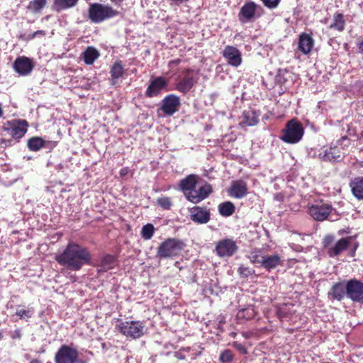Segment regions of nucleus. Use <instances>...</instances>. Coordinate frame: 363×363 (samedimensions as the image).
<instances>
[{"label": "nucleus", "instance_id": "f257e3e1", "mask_svg": "<svg viewBox=\"0 0 363 363\" xmlns=\"http://www.w3.org/2000/svg\"><path fill=\"white\" fill-rule=\"evenodd\" d=\"M55 259L61 266L72 271H79L90 262L91 255L86 247L71 242L62 252L55 255Z\"/></svg>", "mask_w": 363, "mask_h": 363}, {"label": "nucleus", "instance_id": "f03ea898", "mask_svg": "<svg viewBox=\"0 0 363 363\" xmlns=\"http://www.w3.org/2000/svg\"><path fill=\"white\" fill-rule=\"evenodd\" d=\"M198 179L199 176L189 174L182 179L179 184L180 189L184 192L186 199L194 203L203 201L212 192V187L209 184H205L196 189Z\"/></svg>", "mask_w": 363, "mask_h": 363}, {"label": "nucleus", "instance_id": "7ed1b4c3", "mask_svg": "<svg viewBox=\"0 0 363 363\" xmlns=\"http://www.w3.org/2000/svg\"><path fill=\"white\" fill-rule=\"evenodd\" d=\"M119 11L108 4L92 3L88 9V18L91 23H101L119 15Z\"/></svg>", "mask_w": 363, "mask_h": 363}, {"label": "nucleus", "instance_id": "20e7f679", "mask_svg": "<svg viewBox=\"0 0 363 363\" xmlns=\"http://www.w3.org/2000/svg\"><path fill=\"white\" fill-rule=\"evenodd\" d=\"M350 240L351 237H348L341 238L335 242L334 236L328 235L323 238V245L326 249L328 256L335 257L347 249L350 245Z\"/></svg>", "mask_w": 363, "mask_h": 363}, {"label": "nucleus", "instance_id": "39448f33", "mask_svg": "<svg viewBox=\"0 0 363 363\" xmlns=\"http://www.w3.org/2000/svg\"><path fill=\"white\" fill-rule=\"evenodd\" d=\"M303 128L301 123L296 119L289 121L286 128L282 130L281 139L291 144L299 142L303 135Z\"/></svg>", "mask_w": 363, "mask_h": 363}, {"label": "nucleus", "instance_id": "423d86ee", "mask_svg": "<svg viewBox=\"0 0 363 363\" xmlns=\"http://www.w3.org/2000/svg\"><path fill=\"white\" fill-rule=\"evenodd\" d=\"M118 329L127 338H140L145 333V326L140 321H125L118 325Z\"/></svg>", "mask_w": 363, "mask_h": 363}, {"label": "nucleus", "instance_id": "0eeeda50", "mask_svg": "<svg viewBox=\"0 0 363 363\" xmlns=\"http://www.w3.org/2000/svg\"><path fill=\"white\" fill-rule=\"evenodd\" d=\"M182 247V242L177 239L169 238L159 246L157 255L160 258L172 257L177 255Z\"/></svg>", "mask_w": 363, "mask_h": 363}, {"label": "nucleus", "instance_id": "6e6552de", "mask_svg": "<svg viewBox=\"0 0 363 363\" xmlns=\"http://www.w3.org/2000/svg\"><path fill=\"white\" fill-rule=\"evenodd\" d=\"M28 123L25 120H13L8 121L2 128L4 131L14 139L21 138L27 132Z\"/></svg>", "mask_w": 363, "mask_h": 363}, {"label": "nucleus", "instance_id": "1a4fd4ad", "mask_svg": "<svg viewBox=\"0 0 363 363\" xmlns=\"http://www.w3.org/2000/svg\"><path fill=\"white\" fill-rule=\"evenodd\" d=\"M335 210L329 203H316L308 207V214L317 221H323L326 220L330 214Z\"/></svg>", "mask_w": 363, "mask_h": 363}, {"label": "nucleus", "instance_id": "9d476101", "mask_svg": "<svg viewBox=\"0 0 363 363\" xmlns=\"http://www.w3.org/2000/svg\"><path fill=\"white\" fill-rule=\"evenodd\" d=\"M346 295L354 302L363 303V282L355 279L346 283Z\"/></svg>", "mask_w": 363, "mask_h": 363}, {"label": "nucleus", "instance_id": "9b49d317", "mask_svg": "<svg viewBox=\"0 0 363 363\" xmlns=\"http://www.w3.org/2000/svg\"><path fill=\"white\" fill-rule=\"evenodd\" d=\"M79 355L78 351L70 346L62 345L55 356V363H74Z\"/></svg>", "mask_w": 363, "mask_h": 363}, {"label": "nucleus", "instance_id": "f8f14e48", "mask_svg": "<svg viewBox=\"0 0 363 363\" xmlns=\"http://www.w3.org/2000/svg\"><path fill=\"white\" fill-rule=\"evenodd\" d=\"M238 247L232 239H223L216 246L217 255L220 257H230L237 251Z\"/></svg>", "mask_w": 363, "mask_h": 363}, {"label": "nucleus", "instance_id": "ddd939ff", "mask_svg": "<svg viewBox=\"0 0 363 363\" xmlns=\"http://www.w3.org/2000/svg\"><path fill=\"white\" fill-rule=\"evenodd\" d=\"M167 80L163 77H157L152 79L145 91L147 97L153 98L157 96L167 86Z\"/></svg>", "mask_w": 363, "mask_h": 363}, {"label": "nucleus", "instance_id": "4468645a", "mask_svg": "<svg viewBox=\"0 0 363 363\" xmlns=\"http://www.w3.org/2000/svg\"><path fill=\"white\" fill-rule=\"evenodd\" d=\"M180 99L174 94H169L165 96L162 101L161 109L168 116H172L179 110Z\"/></svg>", "mask_w": 363, "mask_h": 363}, {"label": "nucleus", "instance_id": "2eb2a0df", "mask_svg": "<svg viewBox=\"0 0 363 363\" xmlns=\"http://www.w3.org/2000/svg\"><path fill=\"white\" fill-rule=\"evenodd\" d=\"M222 53L223 57L230 65L237 67L241 64V53L235 47L228 45L224 48Z\"/></svg>", "mask_w": 363, "mask_h": 363}, {"label": "nucleus", "instance_id": "dca6fc26", "mask_svg": "<svg viewBox=\"0 0 363 363\" xmlns=\"http://www.w3.org/2000/svg\"><path fill=\"white\" fill-rule=\"evenodd\" d=\"M13 69L20 75L26 76L32 72L33 64L31 60L27 57H18L14 61Z\"/></svg>", "mask_w": 363, "mask_h": 363}, {"label": "nucleus", "instance_id": "f3484780", "mask_svg": "<svg viewBox=\"0 0 363 363\" xmlns=\"http://www.w3.org/2000/svg\"><path fill=\"white\" fill-rule=\"evenodd\" d=\"M190 218L199 224H206L210 220V211L206 208L194 206L190 209Z\"/></svg>", "mask_w": 363, "mask_h": 363}, {"label": "nucleus", "instance_id": "a211bd4d", "mask_svg": "<svg viewBox=\"0 0 363 363\" xmlns=\"http://www.w3.org/2000/svg\"><path fill=\"white\" fill-rule=\"evenodd\" d=\"M318 157L325 162H335L340 159L341 152L340 147L337 146L320 149Z\"/></svg>", "mask_w": 363, "mask_h": 363}, {"label": "nucleus", "instance_id": "6ab92c4d", "mask_svg": "<svg viewBox=\"0 0 363 363\" xmlns=\"http://www.w3.org/2000/svg\"><path fill=\"white\" fill-rule=\"evenodd\" d=\"M314 45V40L312 36L306 33L299 35L298 42V50L303 55L310 53Z\"/></svg>", "mask_w": 363, "mask_h": 363}, {"label": "nucleus", "instance_id": "aec40b11", "mask_svg": "<svg viewBox=\"0 0 363 363\" xmlns=\"http://www.w3.org/2000/svg\"><path fill=\"white\" fill-rule=\"evenodd\" d=\"M247 193V186L242 180L233 181L229 189V194L236 199L243 198Z\"/></svg>", "mask_w": 363, "mask_h": 363}, {"label": "nucleus", "instance_id": "412c9836", "mask_svg": "<svg viewBox=\"0 0 363 363\" xmlns=\"http://www.w3.org/2000/svg\"><path fill=\"white\" fill-rule=\"evenodd\" d=\"M257 5L253 1L245 4L239 13L240 21L245 22L251 20L255 13Z\"/></svg>", "mask_w": 363, "mask_h": 363}, {"label": "nucleus", "instance_id": "4be33fe9", "mask_svg": "<svg viewBox=\"0 0 363 363\" xmlns=\"http://www.w3.org/2000/svg\"><path fill=\"white\" fill-rule=\"evenodd\" d=\"M279 265H281V259L279 255H265L262 267L270 271Z\"/></svg>", "mask_w": 363, "mask_h": 363}, {"label": "nucleus", "instance_id": "5701e85b", "mask_svg": "<svg viewBox=\"0 0 363 363\" xmlns=\"http://www.w3.org/2000/svg\"><path fill=\"white\" fill-rule=\"evenodd\" d=\"M346 294V285L342 283H336L333 286L330 291L328 292L329 297L341 301L344 298Z\"/></svg>", "mask_w": 363, "mask_h": 363}, {"label": "nucleus", "instance_id": "b1692460", "mask_svg": "<svg viewBox=\"0 0 363 363\" xmlns=\"http://www.w3.org/2000/svg\"><path fill=\"white\" fill-rule=\"evenodd\" d=\"M117 264L116 259L111 255H106L102 257L99 264V270L100 272H107L113 269Z\"/></svg>", "mask_w": 363, "mask_h": 363}, {"label": "nucleus", "instance_id": "393cba45", "mask_svg": "<svg viewBox=\"0 0 363 363\" xmlns=\"http://www.w3.org/2000/svg\"><path fill=\"white\" fill-rule=\"evenodd\" d=\"M35 314V310L31 306H27L23 305H18L16 308V315H17L19 319L28 321L30 318H31Z\"/></svg>", "mask_w": 363, "mask_h": 363}, {"label": "nucleus", "instance_id": "a878e982", "mask_svg": "<svg viewBox=\"0 0 363 363\" xmlns=\"http://www.w3.org/2000/svg\"><path fill=\"white\" fill-rule=\"evenodd\" d=\"M194 83V77L187 74L177 84V89L183 94H186L190 91Z\"/></svg>", "mask_w": 363, "mask_h": 363}, {"label": "nucleus", "instance_id": "bb28decb", "mask_svg": "<svg viewBox=\"0 0 363 363\" xmlns=\"http://www.w3.org/2000/svg\"><path fill=\"white\" fill-rule=\"evenodd\" d=\"M79 0H54L52 9L57 12L66 10L77 5Z\"/></svg>", "mask_w": 363, "mask_h": 363}, {"label": "nucleus", "instance_id": "cd10ccee", "mask_svg": "<svg viewBox=\"0 0 363 363\" xmlns=\"http://www.w3.org/2000/svg\"><path fill=\"white\" fill-rule=\"evenodd\" d=\"M124 72V68L121 63V62H115L111 69V82L112 84H116L118 82V79L121 78Z\"/></svg>", "mask_w": 363, "mask_h": 363}, {"label": "nucleus", "instance_id": "c85d7f7f", "mask_svg": "<svg viewBox=\"0 0 363 363\" xmlns=\"http://www.w3.org/2000/svg\"><path fill=\"white\" fill-rule=\"evenodd\" d=\"M354 196L358 199H363V178L354 179L350 184Z\"/></svg>", "mask_w": 363, "mask_h": 363}, {"label": "nucleus", "instance_id": "c756f323", "mask_svg": "<svg viewBox=\"0 0 363 363\" xmlns=\"http://www.w3.org/2000/svg\"><path fill=\"white\" fill-rule=\"evenodd\" d=\"M99 57V52L94 47H88L83 52L84 61L86 65H92Z\"/></svg>", "mask_w": 363, "mask_h": 363}, {"label": "nucleus", "instance_id": "7c9ffc66", "mask_svg": "<svg viewBox=\"0 0 363 363\" xmlns=\"http://www.w3.org/2000/svg\"><path fill=\"white\" fill-rule=\"evenodd\" d=\"M259 121V116L255 111H246L243 113L242 123L248 126L256 125Z\"/></svg>", "mask_w": 363, "mask_h": 363}, {"label": "nucleus", "instance_id": "2f4dec72", "mask_svg": "<svg viewBox=\"0 0 363 363\" xmlns=\"http://www.w3.org/2000/svg\"><path fill=\"white\" fill-rule=\"evenodd\" d=\"M345 21L344 16L342 13H335L333 16V22L329 26L330 28L341 32L345 29Z\"/></svg>", "mask_w": 363, "mask_h": 363}, {"label": "nucleus", "instance_id": "473e14b6", "mask_svg": "<svg viewBox=\"0 0 363 363\" xmlns=\"http://www.w3.org/2000/svg\"><path fill=\"white\" fill-rule=\"evenodd\" d=\"M264 256L262 249H254L250 252L249 259L254 264L262 266Z\"/></svg>", "mask_w": 363, "mask_h": 363}, {"label": "nucleus", "instance_id": "72a5a7b5", "mask_svg": "<svg viewBox=\"0 0 363 363\" xmlns=\"http://www.w3.org/2000/svg\"><path fill=\"white\" fill-rule=\"evenodd\" d=\"M235 206L230 201L221 203L218 206V211L221 216L228 217L235 212Z\"/></svg>", "mask_w": 363, "mask_h": 363}, {"label": "nucleus", "instance_id": "f704fd0d", "mask_svg": "<svg viewBox=\"0 0 363 363\" xmlns=\"http://www.w3.org/2000/svg\"><path fill=\"white\" fill-rule=\"evenodd\" d=\"M45 141L40 137H33L28 140V147L31 151H38L45 147Z\"/></svg>", "mask_w": 363, "mask_h": 363}, {"label": "nucleus", "instance_id": "c9c22d12", "mask_svg": "<svg viewBox=\"0 0 363 363\" xmlns=\"http://www.w3.org/2000/svg\"><path fill=\"white\" fill-rule=\"evenodd\" d=\"M48 0H32L28 5V9L33 13H40L46 6Z\"/></svg>", "mask_w": 363, "mask_h": 363}, {"label": "nucleus", "instance_id": "e433bc0d", "mask_svg": "<svg viewBox=\"0 0 363 363\" xmlns=\"http://www.w3.org/2000/svg\"><path fill=\"white\" fill-rule=\"evenodd\" d=\"M155 233V228L153 225L148 223L145 225L142 228L141 230V236L144 240H150L153 236V234Z\"/></svg>", "mask_w": 363, "mask_h": 363}, {"label": "nucleus", "instance_id": "4c0bfd02", "mask_svg": "<svg viewBox=\"0 0 363 363\" xmlns=\"http://www.w3.org/2000/svg\"><path fill=\"white\" fill-rule=\"evenodd\" d=\"M255 315L254 308L252 306H249L245 309L239 311L238 313V317L239 318L250 319Z\"/></svg>", "mask_w": 363, "mask_h": 363}, {"label": "nucleus", "instance_id": "58836bf2", "mask_svg": "<svg viewBox=\"0 0 363 363\" xmlns=\"http://www.w3.org/2000/svg\"><path fill=\"white\" fill-rule=\"evenodd\" d=\"M219 359L223 363L230 362L233 359V355L230 350H225L221 352Z\"/></svg>", "mask_w": 363, "mask_h": 363}, {"label": "nucleus", "instance_id": "ea45409f", "mask_svg": "<svg viewBox=\"0 0 363 363\" xmlns=\"http://www.w3.org/2000/svg\"><path fill=\"white\" fill-rule=\"evenodd\" d=\"M157 202L159 206L166 210L169 209L172 206V202L169 197L164 196L158 198Z\"/></svg>", "mask_w": 363, "mask_h": 363}, {"label": "nucleus", "instance_id": "a19ab883", "mask_svg": "<svg viewBox=\"0 0 363 363\" xmlns=\"http://www.w3.org/2000/svg\"><path fill=\"white\" fill-rule=\"evenodd\" d=\"M263 5L269 9H274L278 7L281 0H261Z\"/></svg>", "mask_w": 363, "mask_h": 363}, {"label": "nucleus", "instance_id": "79ce46f5", "mask_svg": "<svg viewBox=\"0 0 363 363\" xmlns=\"http://www.w3.org/2000/svg\"><path fill=\"white\" fill-rule=\"evenodd\" d=\"M255 271L249 267L245 266H240L238 268V273L241 277H248L250 275L252 274Z\"/></svg>", "mask_w": 363, "mask_h": 363}, {"label": "nucleus", "instance_id": "37998d69", "mask_svg": "<svg viewBox=\"0 0 363 363\" xmlns=\"http://www.w3.org/2000/svg\"><path fill=\"white\" fill-rule=\"evenodd\" d=\"M233 347L235 348H236L242 354H246L247 353L246 348L241 343H239L238 342H233Z\"/></svg>", "mask_w": 363, "mask_h": 363}, {"label": "nucleus", "instance_id": "c03bdc74", "mask_svg": "<svg viewBox=\"0 0 363 363\" xmlns=\"http://www.w3.org/2000/svg\"><path fill=\"white\" fill-rule=\"evenodd\" d=\"M357 50L360 54H363V37L359 38L357 42Z\"/></svg>", "mask_w": 363, "mask_h": 363}, {"label": "nucleus", "instance_id": "a18cd8bd", "mask_svg": "<svg viewBox=\"0 0 363 363\" xmlns=\"http://www.w3.org/2000/svg\"><path fill=\"white\" fill-rule=\"evenodd\" d=\"M45 35V31L43 30H37L36 32H35L33 35H32V38H35L38 35Z\"/></svg>", "mask_w": 363, "mask_h": 363}, {"label": "nucleus", "instance_id": "49530a36", "mask_svg": "<svg viewBox=\"0 0 363 363\" xmlns=\"http://www.w3.org/2000/svg\"><path fill=\"white\" fill-rule=\"evenodd\" d=\"M10 144H11V142L9 140H2L1 143V147H7V146L10 145Z\"/></svg>", "mask_w": 363, "mask_h": 363}, {"label": "nucleus", "instance_id": "de8ad7c7", "mask_svg": "<svg viewBox=\"0 0 363 363\" xmlns=\"http://www.w3.org/2000/svg\"><path fill=\"white\" fill-rule=\"evenodd\" d=\"M278 315L280 318H282L285 317L286 313H285V312H284L282 308H279L278 311Z\"/></svg>", "mask_w": 363, "mask_h": 363}, {"label": "nucleus", "instance_id": "09e8293b", "mask_svg": "<svg viewBox=\"0 0 363 363\" xmlns=\"http://www.w3.org/2000/svg\"><path fill=\"white\" fill-rule=\"evenodd\" d=\"M128 168H123L120 171V175L121 176H125V175H126L128 174Z\"/></svg>", "mask_w": 363, "mask_h": 363}, {"label": "nucleus", "instance_id": "8fccbe9b", "mask_svg": "<svg viewBox=\"0 0 363 363\" xmlns=\"http://www.w3.org/2000/svg\"><path fill=\"white\" fill-rule=\"evenodd\" d=\"M123 1V0H111V1L116 6H121Z\"/></svg>", "mask_w": 363, "mask_h": 363}, {"label": "nucleus", "instance_id": "3c124183", "mask_svg": "<svg viewBox=\"0 0 363 363\" xmlns=\"http://www.w3.org/2000/svg\"><path fill=\"white\" fill-rule=\"evenodd\" d=\"M74 363H86L84 359H79V356L77 357V361Z\"/></svg>", "mask_w": 363, "mask_h": 363}, {"label": "nucleus", "instance_id": "603ef678", "mask_svg": "<svg viewBox=\"0 0 363 363\" xmlns=\"http://www.w3.org/2000/svg\"><path fill=\"white\" fill-rule=\"evenodd\" d=\"M30 363H42V362L37 359H32Z\"/></svg>", "mask_w": 363, "mask_h": 363}, {"label": "nucleus", "instance_id": "864d4df0", "mask_svg": "<svg viewBox=\"0 0 363 363\" xmlns=\"http://www.w3.org/2000/svg\"><path fill=\"white\" fill-rule=\"evenodd\" d=\"M2 115H3V110H2L1 104H0V118L2 116Z\"/></svg>", "mask_w": 363, "mask_h": 363}]
</instances>
